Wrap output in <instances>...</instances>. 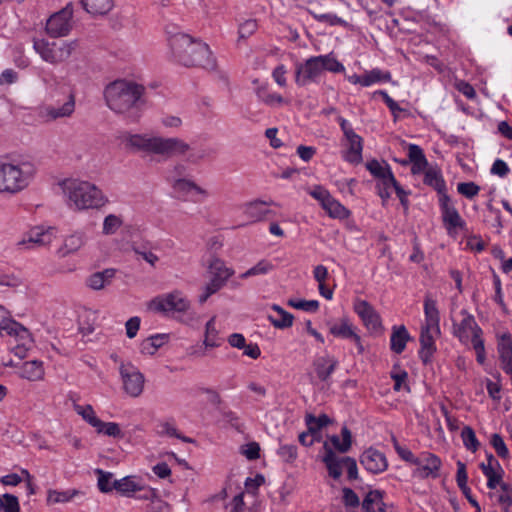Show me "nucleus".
I'll use <instances>...</instances> for the list:
<instances>
[{"label":"nucleus","mask_w":512,"mask_h":512,"mask_svg":"<svg viewBox=\"0 0 512 512\" xmlns=\"http://www.w3.org/2000/svg\"><path fill=\"white\" fill-rule=\"evenodd\" d=\"M123 224L124 219L121 215L108 214L103 219L102 234L104 236L114 235L123 226Z\"/></svg>","instance_id":"a19ab883"},{"label":"nucleus","mask_w":512,"mask_h":512,"mask_svg":"<svg viewBox=\"0 0 512 512\" xmlns=\"http://www.w3.org/2000/svg\"><path fill=\"white\" fill-rule=\"evenodd\" d=\"M454 335L464 344L473 343L476 336L482 338V329L472 315L463 312L461 322L454 326Z\"/></svg>","instance_id":"6ab92c4d"},{"label":"nucleus","mask_w":512,"mask_h":512,"mask_svg":"<svg viewBox=\"0 0 512 512\" xmlns=\"http://www.w3.org/2000/svg\"><path fill=\"white\" fill-rule=\"evenodd\" d=\"M258 25L256 20L248 19L242 22L238 28V40H245L252 36L257 30Z\"/></svg>","instance_id":"13d9d810"},{"label":"nucleus","mask_w":512,"mask_h":512,"mask_svg":"<svg viewBox=\"0 0 512 512\" xmlns=\"http://www.w3.org/2000/svg\"><path fill=\"white\" fill-rule=\"evenodd\" d=\"M345 70L333 53L312 56L304 62L297 63L295 67V83L299 87H305L311 83H317L325 71L339 73Z\"/></svg>","instance_id":"39448f33"},{"label":"nucleus","mask_w":512,"mask_h":512,"mask_svg":"<svg viewBox=\"0 0 512 512\" xmlns=\"http://www.w3.org/2000/svg\"><path fill=\"white\" fill-rule=\"evenodd\" d=\"M34 50L41 59L52 65H58L67 61L79 48L78 40H67L60 43H49L44 39H36L33 42Z\"/></svg>","instance_id":"1a4fd4ad"},{"label":"nucleus","mask_w":512,"mask_h":512,"mask_svg":"<svg viewBox=\"0 0 512 512\" xmlns=\"http://www.w3.org/2000/svg\"><path fill=\"white\" fill-rule=\"evenodd\" d=\"M473 349L476 353V360L479 364L483 365L486 360L485 346L483 338H478L476 336L475 341L472 343Z\"/></svg>","instance_id":"338daca9"},{"label":"nucleus","mask_w":512,"mask_h":512,"mask_svg":"<svg viewBox=\"0 0 512 512\" xmlns=\"http://www.w3.org/2000/svg\"><path fill=\"white\" fill-rule=\"evenodd\" d=\"M84 10L93 17L107 15L113 8V0H81Z\"/></svg>","instance_id":"c756f323"},{"label":"nucleus","mask_w":512,"mask_h":512,"mask_svg":"<svg viewBox=\"0 0 512 512\" xmlns=\"http://www.w3.org/2000/svg\"><path fill=\"white\" fill-rule=\"evenodd\" d=\"M191 307L187 296L180 290L158 295L147 303L148 310L164 315L185 314Z\"/></svg>","instance_id":"9d476101"},{"label":"nucleus","mask_w":512,"mask_h":512,"mask_svg":"<svg viewBox=\"0 0 512 512\" xmlns=\"http://www.w3.org/2000/svg\"><path fill=\"white\" fill-rule=\"evenodd\" d=\"M98 474V488L103 493L111 492L114 489V481H112L113 474L103 470H96Z\"/></svg>","instance_id":"5fc2aeb1"},{"label":"nucleus","mask_w":512,"mask_h":512,"mask_svg":"<svg viewBox=\"0 0 512 512\" xmlns=\"http://www.w3.org/2000/svg\"><path fill=\"white\" fill-rule=\"evenodd\" d=\"M210 280L204 286L203 293L199 296V302L204 303L207 299L217 291H219L234 274V271L227 267L225 263L218 259H211L209 266Z\"/></svg>","instance_id":"f8f14e48"},{"label":"nucleus","mask_w":512,"mask_h":512,"mask_svg":"<svg viewBox=\"0 0 512 512\" xmlns=\"http://www.w3.org/2000/svg\"><path fill=\"white\" fill-rule=\"evenodd\" d=\"M140 328V318L135 316L128 319L125 323L126 335L128 338L132 339L137 335V332Z\"/></svg>","instance_id":"774afa93"},{"label":"nucleus","mask_w":512,"mask_h":512,"mask_svg":"<svg viewBox=\"0 0 512 512\" xmlns=\"http://www.w3.org/2000/svg\"><path fill=\"white\" fill-rule=\"evenodd\" d=\"M67 205L75 211L101 209L109 203L107 195L96 184L77 178L60 182Z\"/></svg>","instance_id":"f03ea898"},{"label":"nucleus","mask_w":512,"mask_h":512,"mask_svg":"<svg viewBox=\"0 0 512 512\" xmlns=\"http://www.w3.org/2000/svg\"><path fill=\"white\" fill-rule=\"evenodd\" d=\"M337 360L329 355L319 357L314 362L317 376L322 381L327 380L337 366Z\"/></svg>","instance_id":"f704fd0d"},{"label":"nucleus","mask_w":512,"mask_h":512,"mask_svg":"<svg viewBox=\"0 0 512 512\" xmlns=\"http://www.w3.org/2000/svg\"><path fill=\"white\" fill-rule=\"evenodd\" d=\"M377 188H378L379 196L384 201L390 197L392 189H395L396 193L399 196H401L403 194V190L398 185V183H397V181H396V179H395V177L393 175H392V181L391 182L388 181V179L386 180L385 178H383L382 180L378 181Z\"/></svg>","instance_id":"a18cd8bd"},{"label":"nucleus","mask_w":512,"mask_h":512,"mask_svg":"<svg viewBox=\"0 0 512 512\" xmlns=\"http://www.w3.org/2000/svg\"><path fill=\"white\" fill-rule=\"evenodd\" d=\"M362 506L366 512H381L388 504L384 503L381 492L376 490L366 495Z\"/></svg>","instance_id":"58836bf2"},{"label":"nucleus","mask_w":512,"mask_h":512,"mask_svg":"<svg viewBox=\"0 0 512 512\" xmlns=\"http://www.w3.org/2000/svg\"><path fill=\"white\" fill-rule=\"evenodd\" d=\"M363 86L368 87L375 83L388 82L391 80V74L378 68L366 71L364 74Z\"/></svg>","instance_id":"c03bdc74"},{"label":"nucleus","mask_w":512,"mask_h":512,"mask_svg":"<svg viewBox=\"0 0 512 512\" xmlns=\"http://www.w3.org/2000/svg\"><path fill=\"white\" fill-rule=\"evenodd\" d=\"M461 437L465 447L468 450L475 452L479 447V442L476 438L475 432L469 426H465L462 430Z\"/></svg>","instance_id":"4d7b16f0"},{"label":"nucleus","mask_w":512,"mask_h":512,"mask_svg":"<svg viewBox=\"0 0 512 512\" xmlns=\"http://www.w3.org/2000/svg\"><path fill=\"white\" fill-rule=\"evenodd\" d=\"M424 182L439 192H441L445 187L440 171L432 167L425 171Z\"/></svg>","instance_id":"de8ad7c7"},{"label":"nucleus","mask_w":512,"mask_h":512,"mask_svg":"<svg viewBox=\"0 0 512 512\" xmlns=\"http://www.w3.org/2000/svg\"><path fill=\"white\" fill-rule=\"evenodd\" d=\"M457 190L463 196L473 198L478 194L480 188L473 182H464L458 184Z\"/></svg>","instance_id":"e2e57ef3"},{"label":"nucleus","mask_w":512,"mask_h":512,"mask_svg":"<svg viewBox=\"0 0 512 512\" xmlns=\"http://www.w3.org/2000/svg\"><path fill=\"white\" fill-rule=\"evenodd\" d=\"M38 174L37 164L31 159L0 161V193L16 195L28 189Z\"/></svg>","instance_id":"20e7f679"},{"label":"nucleus","mask_w":512,"mask_h":512,"mask_svg":"<svg viewBox=\"0 0 512 512\" xmlns=\"http://www.w3.org/2000/svg\"><path fill=\"white\" fill-rule=\"evenodd\" d=\"M360 462L367 471L375 474L385 471L388 466L385 455L373 448L364 451Z\"/></svg>","instance_id":"393cba45"},{"label":"nucleus","mask_w":512,"mask_h":512,"mask_svg":"<svg viewBox=\"0 0 512 512\" xmlns=\"http://www.w3.org/2000/svg\"><path fill=\"white\" fill-rule=\"evenodd\" d=\"M268 212L267 203L261 200H253L243 206V213L250 222L263 220Z\"/></svg>","instance_id":"c85d7f7f"},{"label":"nucleus","mask_w":512,"mask_h":512,"mask_svg":"<svg viewBox=\"0 0 512 512\" xmlns=\"http://www.w3.org/2000/svg\"><path fill=\"white\" fill-rule=\"evenodd\" d=\"M268 319L273 324L274 327L284 329L292 326L294 317L289 312H286L281 315H278V317L269 315Z\"/></svg>","instance_id":"052dcab7"},{"label":"nucleus","mask_w":512,"mask_h":512,"mask_svg":"<svg viewBox=\"0 0 512 512\" xmlns=\"http://www.w3.org/2000/svg\"><path fill=\"white\" fill-rule=\"evenodd\" d=\"M74 409L92 427L96 428V426L99 425L100 419L96 416L91 405H75Z\"/></svg>","instance_id":"09e8293b"},{"label":"nucleus","mask_w":512,"mask_h":512,"mask_svg":"<svg viewBox=\"0 0 512 512\" xmlns=\"http://www.w3.org/2000/svg\"><path fill=\"white\" fill-rule=\"evenodd\" d=\"M441 208L442 219L449 233L464 228L465 222L447 196L441 199Z\"/></svg>","instance_id":"b1692460"},{"label":"nucleus","mask_w":512,"mask_h":512,"mask_svg":"<svg viewBox=\"0 0 512 512\" xmlns=\"http://www.w3.org/2000/svg\"><path fill=\"white\" fill-rule=\"evenodd\" d=\"M87 241V235L84 231L77 230L64 237L62 244L56 250V256L65 258L69 255L77 253Z\"/></svg>","instance_id":"4be33fe9"},{"label":"nucleus","mask_w":512,"mask_h":512,"mask_svg":"<svg viewBox=\"0 0 512 512\" xmlns=\"http://www.w3.org/2000/svg\"><path fill=\"white\" fill-rule=\"evenodd\" d=\"M308 193L320 203L329 217L343 220L350 216V211L323 186L315 185L308 190Z\"/></svg>","instance_id":"4468645a"},{"label":"nucleus","mask_w":512,"mask_h":512,"mask_svg":"<svg viewBox=\"0 0 512 512\" xmlns=\"http://www.w3.org/2000/svg\"><path fill=\"white\" fill-rule=\"evenodd\" d=\"M170 54L179 64L213 69L215 61L207 44L193 40L189 35L177 32L168 37Z\"/></svg>","instance_id":"7ed1b4c3"},{"label":"nucleus","mask_w":512,"mask_h":512,"mask_svg":"<svg viewBox=\"0 0 512 512\" xmlns=\"http://www.w3.org/2000/svg\"><path fill=\"white\" fill-rule=\"evenodd\" d=\"M143 91L144 88L136 83L118 80L106 87V103L111 110L125 113L137 104Z\"/></svg>","instance_id":"0eeeda50"},{"label":"nucleus","mask_w":512,"mask_h":512,"mask_svg":"<svg viewBox=\"0 0 512 512\" xmlns=\"http://www.w3.org/2000/svg\"><path fill=\"white\" fill-rule=\"evenodd\" d=\"M409 339L410 336L405 326H395L390 339L392 351L397 354L403 352Z\"/></svg>","instance_id":"c9c22d12"},{"label":"nucleus","mask_w":512,"mask_h":512,"mask_svg":"<svg viewBox=\"0 0 512 512\" xmlns=\"http://www.w3.org/2000/svg\"><path fill=\"white\" fill-rule=\"evenodd\" d=\"M408 156L410 162L412 163L411 171L413 174H418L428 169L427 159L423 153V150L418 145L410 144L408 146Z\"/></svg>","instance_id":"2f4dec72"},{"label":"nucleus","mask_w":512,"mask_h":512,"mask_svg":"<svg viewBox=\"0 0 512 512\" xmlns=\"http://www.w3.org/2000/svg\"><path fill=\"white\" fill-rule=\"evenodd\" d=\"M339 124L344 133L347 146L343 157L350 163L359 164L362 161L363 140L354 132L347 120L339 118Z\"/></svg>","instance_id":"f3484780"},{"label":"nucleus","mask_w":512,"mask_h":512,"mask_svg":"<svg viewBox=\"0 0 512 512\" xmlns=\"http://www.w3.org/2000/svg\"><path fill=\"white\" fill-rule=\"evenodd\" d=\"M288 305L299 310L308 312H316L319 308V302L317 300H298L290 299Z\"/></svg>","instance_id":"bf43d9fd"},{"label":"nucleus","mask_w":512,"mask_h":512,"mask_svg":"<svg viewBox=\"0 0 512 512\" xmlns=\"http://www.w3.org/2000/svg\"><path fill=\"white\" fill-rule=\"evenodd\" d=\"M0 336H8L18 344L13 347V353L24 358L32 346L33 339L30 332L20 323L13 320L9 312L0 305Z\"/></svg>","instance_id":"6e6552de"},{"label":"nucleus","mask_w":512,"mask_h":512,"mask_svg":"<svg viewBox=\"0 0 512 512\" xmlns=\"http://www.w3.org/2000/svg\"><path fill=\"white\" fill-rule=\"evenodd\" d=\"M499 488L500 490L497 496V501L505 510H507L512 506V487L510 484L504 482L499 486Z\"/></svg>","instance_id":"6e6d98bb"},{"label":"nucleus","mask_w":512,"mask_h":512,"mask_svg":"<svg viewBox=\"0 0 512 512\" xmlns=\"http://www.w3.org/2000/svg\"><path fill=\"white\" fill-rule=\"evenodd\" d=\"M0 511L1 512H20V504L18 498L13 494L0 495Z\"/></svg>","instance_id":"603ef678"},{"label":"nucleus","mask_w":512,"mask_h":512,"mask_svg":"<svg viewBox=\"0 0 512 512\" xmlns=\"http://www.w3.org/2000/svg\"><path fill=\"white\" fill-rule=\"evenodd\" d=\"M323 449L325 451L323 462L328 469L329 475L334 479H338L342 475L343 467H345L343 457L340 458L335 454L328 441L324 442Z\"/></svg>","instance_id":"bb28decb"},{"label":"nucleus","mask_w":512,"mask_h":512,"mask_svg":"<svg viewBox=\"0 0 512 512\" xmlns=\"http://www.w3.org/2000/svg\"><path fill=\"white\" fill-rule=\"evenodd\" d=\"M480 468L487 478V486L489 489L494 490L504 483V471L492 454L487 457V463L482 462L480 464Z\"/></svg>","instance_id":"5701e85b"},{"label":"nucleus","mask_w":512,"mask_h":512,"mask_svg":"<svg viewBox=\"0 0 512 512\" xmlns=\"http://www.w3.org/2000/svg\"><path fill=\"white\" fill-rule=\"evenodd\" d=\"M330 423V419L327 415L322 414L319 417H315L313 415H307L306 416V424L309 429V432L311 434L316 435L318 434L319 430L327 426Z\"/></svg>","instance_id":"8fccbe9b"},{"label":"nucleus","mask_w":512,"mask_h":512,"mask_svg":"<svg viewBox=\"0 0 512 512\" xmlns=\"http://www.w3.org/2000/svg\"><path fill=\"white\" fill-rule=\"evenodd\" d=\"M72 17L73 12L70 8L54 13L46 21V33L52 38L67 36L72 29Z\"/></svg>","instance_id":"a211bd4d"},{"label":"nucleus","mask_w":512,"mask_h":512,"mask_svg":"<svg viewBox=\"0 0 512 512\" xmlns=\"http://www.w3.org/2000/svg\"><path fill=\"white\" fill-rule=\"evenodd\" d=\"M114 489L120 494L130 496L134 492L143 489V483L140 478L136 476H126L119 480H114Z\"/></svg>","instance_id":"7c9ffc66"},{"label":"nucleus","mask_w":512,"mask_h":512,"mask_svg":"<svg viewBox=\"0 0 512 512\" xmlns=\"http://www.w3.org/2000/svg\"><path fill=\"white\" fill-rule=\"evenodd\" d=\"M274 269V265L266 260L262 259L258 263H256L253 267L245 271L240 275L241 279H247L252 276L265 275L271 272Z\"/></svg>","instance_id":"49530a36"},{"label":"nucleus","mask_w":512,"mask_h":512,"mask_svg":"<svg viewBox=\"0 0 512 512\" xmlns=\"http://www.w3.org/2000/svg\"><path fill=\"white\" fill-rule=\"evenodd\" d=\"M185 170V167L181 164H178L174 167V172L176 175H170L168 177V181L171 184L172 188L182 194L185 195H194L199 197V199L203 200L209 197V192L198 185L191 178L181 177V173Z\"/></svg>","instance_id":"2eb2a0df"},{"label":"nucleus","mask_w":512,"mask_h":512,"mask_svg":"<svg viewBox=\"0 0 512 512\" xmlns=\"http://www.w3.org/2000/svg\"><path fill=\"white\" fill-rule=\"evenodd\" d=\"M115 273L116 271L111 268L95 272L87 279V285L93 290H102L112 282Z\"/></svg>","instance_id":"473e14b6"},{"label":"nucleus","mask_w":512,"mask_h":512,"mask_svg":"<svg viewBox=\"0 0 512 512\" xmlns=\"http://www.w3.org/2000/svg\"><path fill=\"white\" fill-rule=\"evenodd\" d=\"M425 319L420 330L421 348L419 355L424 363L430 361L436 351L435 341L440 337V316L436 301L426 297L424 301Z\"/></svg>","instance_id":"423d86ee"},{"label":"nucleus","mask_w":512,"mask_h":512,"mask_svg":"<svg viewBox=\"0 0 512 512\" xmlns=\"http://www.w3.org/2000/svg\"><path fill=\"white\" fill-rule=\"evenodd\" d=\"M278 455L283 460L291 462L297 457V448L294 445H282L278 450Z\"/></svg>","instance_id":"69168bd1"},{"label":"nucleus","mask_w":512,"mask_h":512,"mask_svg":"<svg viewBox=\"0 0 512 512\" xmlns=\"http://www.w3.org/2000/svg\"><path fill=\"white\" fill-rule=\"evenodd\" d=\"M96 431L98 433H102L104 435L114 437V438H122L123 432L119 426V424L115 422H103L99 421V425L96 426Z\"/></svg>","instance_id":"3c124183"},{"label":"nucleus","mask_w":512,"mask_h":512,"mask_svg":"<svg viewBox=\"0 0 512 512\" xmlns=\"http://www.w3.org/2000/svg\"><path fill=\"white\" fill-rule=\"evenodd\" d=\"M78 494L79 491L76 489H69L65 491L49 489L47 491L46 503L47 505L68 503Z\"/></svg>","instance_id":"4c0bfd02"},{"label":"nucleus","mask_w":512,"mask_h":512,"mask_svg":"<svg viewBox=\"0 0 512 512\" xmlns=\"http://www.w3.org/2000/svg\"><path fill=\"white\" fill-rule=\"evenodd\" d=\"M119 373L124 392L132 398L139 397L145 385V377L140 370L131 362H121Z\"/></svg>","instance_id":"ddd939ff"},{"label":"nucleus","mask_w":512,"mask_h":512,"mask_svg":"<svg viewBox=\"0 0 512 512\" xmlns=\"http://www.w3.org/2000/svg\"><path fill=\"white\" fill-rule=\"evenodd\" d=\"M55 239V228L35 226L23 234V236L16 242V247L22 252L33 251L49 247Z\"/></svg>","instance_id":"9b49d317"},{"label":"nucleus","mask_w":512,"mask_h":512,"mask_svg":"<svg viewBox=\"0 0 512 512\" xmlns=\"http://www.w3.org/2000/svg\"><path fill=\"white\" fill-rule=\"evenodd\" d=\"M158 433L161 436L175 437L187 443L192 442V439L182 436L180 433H178L176 426L169 421L163 422L159 425Z\"/></svg>","instance_id":"864d4df0"},{"label":"nucleus","mask_w":512,"mask_h":512,"mask_svg":"<svg viewBox=\"0 0 512 512\" xmlns=\"http://www.w3.org/2000/svg\"><path fill=\"white\" fill-rule=\"evenodd\" d=\"M44 374L43 363L37 360L27 361L20 368V376L29 381H40Z\"/></svg>","instance_id":"72a5a7b5"},{"label":"nucleus","mask_w":512,"mask_h":512,"mask_svg":"<svg viewBox=\"0 0 512 512\" xmlns=\"http://www.w3.org/2000/svg\"><path fill=\"white\" fill-rule=\"evenodd\" d=\"M255 94L261 103L274 109L290 104L289 99L284 98L276 92L270 91L265 84L257 86L255 89Z\"/></svg>","instance_id":"a878e982"},{"label":"nucleus","mask_w":512,"mask_h":512,"mask_svg":"<svg viewBox=\"0 0 512 512\" xmlns=\"http://www.w3.org/2000/svg\"><path fill=\"white\" fill-rule=\"evenodd\" d=\"M76 100L73 94H69L63 103L44 105L39 110L40 118L45 122H55L72 117L75 112Z\"/></svg>","instance_id":"dca6fc26"},{"label":"nucleus","mask_w":512,"mask_h":512,"mask_svg":"<svg viewBox=\"0 0 512 512\" xmlns=\"http://www.w3.org/2000/svg\"><path fill=\"white\" fill-rule=\"evenodd\" d=\"M218 330L216 328V317H212L207 323L205 327V335H204V345L208 348H214L220 345Z\"/></svg>","instance_id":"37998d69"},{"label":"nucleus","mask_w":512,"mask_h":512,"mask_svg":"<svg viewBox=\"0 0 512 512\" xmlns=\"http://www.w3.org/2000/svg\"><path fill=\"white\" fill-rule=\"evenodd\" d=\"M121 144L130 152L144 153L147 156H159L169 159L186 155L191 147L178 137H163L154 134L124 133L120 136Z\"/></svg>","instance_id":"f257e3e1"},{"label":"nucleus","mask_w":512,"mask_h":512,"mask_svg":"<svg viewBox=\"0 0 512 512\" xmlns=\"http://www.w3.org/2000/svg\"><path fill=\"white\" fill-rule=\"evenodd\" d=\"M415 465L417 466L413 472L415 477L436 478L441 467V460L436 455L427 452L418 457V463Z\"/></svg>","instance_id":"412c9836"},{"label":"nucleus","mask_w":512,"mask_h":512,"mask_svg":"<svg viewBox=\"0 0 512 512\" xmlns=\"http://www.w3.org/2000/svg\"><path fill=\"white\" fill-rule=\"evenodd\" d=\"M366 168L368 171L378 179V181L385 178L388 181H392V172L390 167L386 163H381L377 160H371L367 162Z\"/></svg>","instance_id":"79ce46f5"},{"label":"nucleus","mask_w":512,"mask_h":512,"mask_svg":"<svg viewBox=\"0 0 512 512\" xmlns=\"http://www.w3.org/2000/svg\"><path fill=\"white\" fill-rule=\"evenodd\" d=\"M393 446L398 455L404 461L410 462L414 465L415 463H418V457H415L414 454L409 449L402 447L395 438H393Z\"/></svg>","instance_id":"680f3d73"},{"label":"nucleus","mask_w":512,"mask_h":512,"mask_svg":"<svg viewBox=\"0 0 512 512\" xmlns=\"http://www.w3.org/2000/svg\"><path fill=\"white\" fill-rule=\"evenodd\" d=\"M454 87L468 99H474L476 97L473 86L464 80H456Z\"/></svg>","instance_id":"0e129e2a"},{"label":"nucleus","mask_w":512,"mask_h":512,"mask_svg":"<svg viewBox=\"0 0 512 512\" xmlns=\"http://www.w3.org/2000/svg\"><path fill=\"white\" fill-rule=\"evenodd\" d=\"M342 441H340L337 435H332L329 437V445L331 448L336 449L341 453H346L351 448L352 444V435L350 430L347 427H343L341 430Z\"/></svg>","instance_id":"ea45409f"},{"label":"nucleus","mask_w":512,"mask_h":512,"mask_svg":"<svg viewBox=\"0 0 512 512\" xmlns=\"http://www.w3.org/2000/svg\"><path fill=\"white\" fill-rule=\"evenodd\" d=\"M170 335L166 333L151 335L140 344V352L143 355L153 356L159 348L167 344Z\"/></svg>","instance_id":"cd10ccee"},{"label":"nucleus","mask_w":512,"mask_h":512,"mask_svg":"<svg viewBox=\"0 0 512 512\" xmlns=\"http://www.w3.org/2000/svg\"><path fill=\"white\" fill-rule=\"evenodd\" d=\"M354 311L361 318L364 326L371 332L377 333L382 329L381 319L376 310L365 300L354 304Z\"/></svg>","instance_id":"aec40b11"},{"label":"nucleus","mask_w":512,"mask_h":512,"mask_svg":"<svg viewBox=\"0 0 512 512\" xmlns=\"http://www.w3.org/2000/svg\"><path fill=\"white\" fill-rule=\"evenodd\" d=\"M355 327L346 317L341 318L338 322L331 323L329 332L339 338L348 339L354 336Z\"/></svg>","instance_id":"e433bc0d"}]
</instances>
